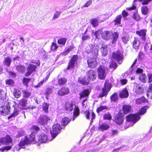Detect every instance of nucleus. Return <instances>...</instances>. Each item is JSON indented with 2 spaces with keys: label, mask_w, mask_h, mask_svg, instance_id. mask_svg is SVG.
<instances>
[{
  "label": "nucleus",
  "mask_w": 152,
  "mask_h": 152,
  "mask_svg": "<svg viewBox=\"0 0 152 152\" xmlns=\"http://www.w3.org/2000/svg\"><path fill=\"white\" fill-rule=\"evenodd\" d=\"M39 130V128L38 126H33L31 129V133L30 135V138L28 139L26 136L24 140H21L19 144V146H23L25 145H28L31 143H36L37 141L35 140V136Z\"/></svg>",
  "instance_id": "nucleus-1"
},
{
  "label": "nucleus",
  "mask_w": 152,
  "mask_h": 152,
  "mask_svg": "<svg viewBox=\"0 0 152 152\" xmlns=\"http://www.w3.org/2000/svg\"><path fill=\"white\" fill-rule=\"evenodd\" d=\"M88 77L89 79H86V78L82 79L79 78L78 81L80 84L83 85H88L89 83V80H93L96 79V73L94 70H91L88 72Z\"/></svg>",
  "instance_id": "nucleus-2"
},
{
  "label": "nucleus",
  "mask_w": 152,
  "mask_h": 152,
  "mask_svg": "<svg viewBox=\"0 0 152 152\" xmlns=\"http://www.w3.org/2000/svg\"><path fill=\"white\" fill-rule=\"evenodd\" d=\"M0 143L4 145H7L10 144L11 145L8 146H5L0 149V151H4L5 150H9L11 149L12 145V139L9 135H7L5 137H2L0 139Z\"/></svg>",
  "instance_id": "nucleus-3"
},
{
  "label": "nucleus",
  "mask_w": 152,
  "mask_h": 152,
  "mask_svg": "<svg viewBox=\"0 0 152 152\" xmlns=\"http://www.w3.org/2000/svg\"><path fill=\"white\" fill-rule=\"evenodd\" d=\"M98 50L97 49L95 48L92 50V53L94 56V58L89 59L87 60V63L88 66L91 68H93L96 66L97 63L95 58L98 54Z\"/></svg>",
  "instance_id": "nucleus-4"
},
{
  "label": "nucleus",
  "mask_w": 152,
  "mask_h": 152,
  "mask_svg": "<svg viewBox=\"0 0 152 152\" xmlns=\"http://www.w3.org/2000/svg\"><path fill=\"white\" fill-rule=\"evenodd\" d=\"M5 101L3 105L0 107V113L3 115L8 114L10 112V106L11 104L8 101Z\"/></svg>",
  "instance_id": "nucleus-5"
},
{
  "label": "nucleus",
  "mask_w": 152,
  "mask_h": 152,
  "mask_svg": "<svg viewBox=\"0 0 152 152\" xmlns=\"http://www.w3.org/2000/svg\"><path fill=\"white\" fill-rule=\"evenodd\" d=\"M111 87L112 85L110 83H105L103 87L102 88V92L100 93L99 97L101 98L104 96H106Z\"/></svg>",
  "instance_id": "nucleus-6"
},
{
  "label": "nucleus",
  "mask_w": 152,
  "mask_h": 152,
  "mask_svg": "<svg viewBox=\"0 0 152 152\" xmlns=\"http://www.w3.org/2000/svg\"><path fill=\"white\" fill-rule=\"evenodd\" d=\"M61 128L59 124H55L52 128V131H51V133L52 139H54L60 132Z\"/></svg>",
  "instance_id": "nucleus-7"
},
{
  "label": "nucleus",
  "mask_w": 152,
  "mask_h": 152,
  "mask_svg": "<svg viewBox=\"0 0 152 152\" xmlns=\"http://www.w3.org/2000/svg\"><path fill=\"white\" fill-rule=\"evenodd\" d=\"M126 118L127 121L133 123V125L140 119V116L139 114H132L127 116Z\"/></svg>",
  "instance_id": "nucleus-8"
},
{
  "label": "nucleus",
  "mask_w": 152,
  "mask_h": 152,
  "mask_svg": "<svg viewBox=\"0 0 152 152\" xmlns=\"http://www.w3.org/2000/svg\"><path fill=\"white\" fill-rule=\"evenodd\" d=\"M112 58L117 61L119 64H121L123 61L124 57L123 54L118 51L113 53L112 55Z\"/></svg>",
  "instance_id": "nucleus-9"
},
{
  "label": "nucleus",
  "mask_w": 152,
  "mask_h": 152,
  "mask_svg": "<svg viewBox=\"0 0 152 152\" xmlns=\"http://www.w3.org/2000/svg\"><path fill=\"white\" fill-rule=\"evenodd\" d=\"M78 59V56L77 55H74L69 61L67 67L68 69H70L74 67V66L77 64V60Z\"/></svg>",
  "instance_id": "nucleus-10"
},
{
  "label": "nucleus",
  "mask_w": 152,
  "mask_h": 152,
  "mask_svg": "<svg viewBox=\"0 0 152 152\" xmlns=\"http://www.w3.org/2000/svg\"><path fill=\"white\" fill-rule=\"evenodd\" d=\"M97 71L99 78L101 79H104L106 76L105 67L103 66H100Z\"/></svg>",
  "instance_id": "nucleus-11"
},
{
  "label": "nucleus",
  "mask_w": 152,
  "mask_h": 152,
  "mask_svg": "<svg viewBox=\"0 0 152 152\" xmlns=\"http://www.w3.org/2000/svg\"><path fill=\"white\" fill-rule=\"evenodd\" d=\"M50 120V118L49 117L46 115H42L39 117L38 122L41 125H45L47 124V122Z\"/></svg>",
  "instance_id": "nucleus-12"
},
{
  "label": "nucleus",
  "mask_w": 152,
  "mask_h": 152,
  "mask_svg": "<svg viewBox=\"0 0 152 152\" xmlns=\"http://www.w3.org/2000/svg\"><path fill=\"white\" fill-rule=\"evenodd\" d=\"M12 107L13 108L14 110L13 113L10 116L8 117V119L11 118L12 117H15L18 114V104L17 103H16L15 102H14L13 104L12 105Z\"/></svg>",
  "instance_id": "nucleus-13"
},
{
  "label": "nucleus",
  "mask_w": 152,
  "mask_h": 152,
  "mask_svg": "<svg viewBox=\"0 0 152 152\" xmlns=\"http://www.w3.org/2000/svg\"><path fill=\"white\" fill-rule=\"evenodd\" d=\"M69 93V89L67 87H63L58 91V95L62 96L68 94Z\"/></svg>",
  "instance_id": "nucleus-14"
},
{
  "label": "nucleus",
  "mask_w": 152,
  "mask_h": 152,
  "mask_svg": "<svg viewBox=\"0 0 152 152\" xmlns=\"http://www.w3.org/2000/svg\"><path fill=\"white\" fill-rule=\"evenodd\" d=\"M102 37L104 39L108 40L112 38V33L107 31H105L102 32Z\"/></svg>",
  "instance_id": "nucleus-15"
},
{
  "label": "nucleus",
  "mask_w": 152,
  "mask_h": 152,
  "mask_svg": "<svg viewBox=\"0 0 152 152\" xmlns=\"http://www.w3.org/2000/svg\"><path fill=\"white\" fill-rule=\"evenodd\" d=\"M52 138L49 140L48 139L47 135L44 133L41 134L39 137L38 140L41 143H45L52 140Z\"/></svg>",
  "instance_id": "nucleus-16"
},
{
  "label": "nucleus",
  "mask_w": 152,
  "mask_h": 152,
  "mask_svg": "<svg viewBox=\"0 0 152 152\" xmlns=\"http://www.w3.org/2000/svg\"><path fill=\"white\" fill-rule=\"evenodd\" d=\"M27 100L24 99L20 100L19 103L20 107L21 109H24L26 108Z\"/></svg>",
  "instance_id": "nucleus-17"
},
{
  "label": "nucleus",
  "mask_w": 152,
  "mask_h": 152,
  "mask_svg": "<svg viewBox=\"0 0 152 152\" xmlns=\"http://www.w3.org/2000/svg\"><path fill=\"white\" fill-rule=\"evenodd\" d=\"M124 118L121 115H118L115 117V121L118 125L121 124L123 122Z\"/></svg>",
  "instance_id": "nucleus-18"
},
{
  "label": "nucleus",
  "mask_w": 152,
  "mask_h": 152,
  "mask_svg": "<svg viewBox=\"0 0 152 152\" xmlns=\"http://www.w3.org/2000/svg\"><path fill=\"white\" fill-rule=\"evenodd\" d=\"M136 34L140 36H142V39L143 40L145 41L146 39V30L145 29L141 30L140 31H136Z\"/></svg>",
  "instance_id": "nucleus-19"
},
{
  "label": "nucleus",
  "mask_w": 152,
  "mask_h": 152,
  "mask_svg": "<svg viewBox=\"0 0 152 152\" xmlns=\"http://www.w3.org/2000/svg\"><path fill=\"white\" fill-rule=\"evenodd\" d=\"M129 96V93L127 89H124L119 93V96L121 98H127Z\"/></svg>",
  "instance_id": "nucleus-20"
},
{
  "label": "nucleus",
  "mask_w": 152,
  "mask_h": 152,
  "mask_svg": "<svg viewBox=\"0 0 152 152\" xmlns=\"http://www.w3.org/2000/svg\"><path fill=\"white\" fill-rule=\"evenodd\" d=\"M110 126L105 123H103L99 125L98 127V129L101 131H103L109 129Z\"/></svg>",
  "instance_id": "nucleus-21"
},
{
  "label": "nucleus",
  "mask_w": 152,
  "mask_h": 152,
  "mask_svg": "<svg viewBox=\"0 0 152 152\" xmlns=\"http://www.w3.org/2000/svg\"><path fill=\"white\" fill-rule=\"evenodd\" d=\"M134 94L135 95L141 94L143 92L142 89V88L139 85L136 86L134 89Z\"/></svg>",
  "instance_id": "nucleus-22"
},
{
  "label": "nucleus",
  "mask_w": 152,
  "mask_h": 152,
  "mask_svg": "<svg viewBox=\"0 0 152 152\" xmlns=\"http://www.w3.org/2000/svg\"><path fill=\"white\" fill-rule=\"evenodd\" d=\"M89 93L90 91L88 90H84L80 94V98H82L88 96L89 95Z\"/></svg>",
  "instance_id": "nucleus-23"
},
{
  "label": "nucleus",
  "mask_w": 152,
  "mask_h": 152,
  "mask_svg": "<svg viewBox=\"0 0 152 152\" xmlns=\"http://www.w3.org/2000/svg\"><path fill=\"white\" fill-rule=\"evenodd\" d=\"M132 107L129 105H125L123 107V110L124 113L127 114L131 111Z\"/></svg>",
  "instance_id": "nucleus-24"
},
{
  "label": "nucleus",
  "mask_w": 152,
  "mask_h": 152,
  "mask_svg": "<svg viewBox=\"0 0 152 152\" xmlns=\"http://www.w3.org/2000/svg\"><path fill=\"white\" fill-rule=\"evenodd\" d=\"M79 114V109L77 107H75L74 111L72 120L74 121L76 117Z\"/></svg>",
  "instance_id": "nucleus-25"
},
{
  "label": "nucleus",
  "mask_w": 152,
  "mask_h": 152,
  "mask_svg": "<svg viewBox=\"0 0 152 152\" xmlns=\"http://www.w3.org/2000/svg\"><path fill=\"white\" fill-rule=\"evenodd\" d=\"M107 46L104 45L100 48L103 56H105L107 54Z\"/></svg>",
  "instance_id": "nucleus-26"
},
{
  "label": "nucleus",
  "mask_w": 152,
  "mask_h": 152,
  "mask_svg": "<svg viewBox=\"0 0 152 152\" xmlns=\"http://www.w3.org/2000/svg\"><path fill=\"white\" fill-rule=\"evenodd\" d=\"M122 17V15H118L116 17L115 19L113 20V22L115 23V25L120 24Z\"/></svg>",
  "instance_id": "nucleus-27"
},
{
  "label": "nucleus",
  "mask_w": 152,
  "mask_h": 152,
  "mask_svg": "<svg viewBox=\"0 0 152 152\" xmlns=\"http://www.w3.org/2000/svg\"><path fill=\"white\" fill-rule=\"evenodd\" d=\"M148 102V101L144 97H142L141 98L137 99L136 100V103L137 104H140L142 103Z\"/></svg>",
  "instance_id": "nucleus-28"
},
{
  "label": "nucleus",
  "mask_w": 152,
  "mask_h": 152,
  "mask_svg": "<svg viewBox=\"0 0 152 152\" xmlns=\"http://www.w3.org/2000/svg\"><path fill=\"white\" fill-rule=\"evenodd\" d=\"M91 23L93 27H95L98 25V20L96 18L91 19Z\"/></svg>",
  "instance_id": "nucleus-29"
},
{
  "label": "nucleus",
  "mask_w": 152,
  "mask_h": 152,
  "mask_svg": "<svg viewBox=\"0 0 152 152\" xmlns=\"http://www.w3.org/2000/svg\"><path fill=\"white\" fill-rule=\"evenodd\" d=\"M36 66L32 64H30L27 68V71H29L32 73L35 71L36 68Z\"/></svg>",
  "instance_id": "nucleus-30"
},
{
  "label": "nucleus",
  "mask_w": 152,
  "mask_h": 152,
  "mask_svg": "<svg viewBox=\"0 0 152 152\" xmlns=\"http://www.w3.org/2000/svg\"><path fill=\"white\" fill-rule=\"evenodd\" d=\"M13 94L15 97L18 98L20 97L21 96V93L20 91L17 89H15L13 91Z\"/></svg>",
  "instance_id": "nucleus-31"
},
{
  "label": "nucleus",
  "mask_w": 152,
  "mask_h": 152,
  "mask_svg": "<svg viewBox=\"0 0 152 152\" xmlns=\"http://www.w3.org/2000/svg\"><path fill=\"white\" fill-rule=\"evenodd\" d=\"M140 45L139 41L137 39H135L133 42V47L135 49H137Z\"/></svg>",
  "instance_id": "nucleus-32"
},
{
  "label": "nucleus",
  "mask_w": 152,
  "mask_h": 152,
  "mask_svg": "<svg viewBox=\"0 0 152 152\" xmlns=\"http://www.w3.org/2000/svg\"><path fill=\"white\" fill-rule=\"evenodd\" d=\"M147 96L148 97L150 96L151 99H152V84L150 85L149 87L148 90Z\"/></svg>",
  "instance_id": "nucleus-33"
},
{
  "label": "nucleus",
  "mask_w": 152,
  "mask_h": 152,
  "mask_svg": "<svg viewBox=\"0 0 152 152\" xmlns=\"http://www.w3.org/2000/svg\"><path fill=\"white\" fill-rule=\"evenodd\" d=\"M118 34L117 32H115L113 34L112 33V38H113V39L112 41L113 43H115L118 38Z\"/></svg>",
  "instance_id": "nucleus-34"
},
{
  "label": "nucleus",
  "mask_w": 152,
  "mask_h": 152,
  "mask_svg": "<svg viewBox=\"0 0 152 152\" xmlns=\"http://www.w3.org/2000/svg\"><path fill=\"white\" fill-rule=\"evenodd\" d=\"M16 69L18 72L23 73L24 72L25 70V68L23 66L20 65L16 67Z\"/></svg>",
  "instance_id": "nucleus-35"
},
{
  "label": "nucleus",
  "mask_w": 152,
  "mask_h": 152,
  "mask_svg": "<svg viewBox=\"0 0 152 152\" xmlns=\"http://www.w3.org/2000/svg\"><path fill=\"white\" fill-rule=\"evenodd\" d=\"M66 40V39L65 38H60L58 40L57 42L58 44L64 45L65 44Z\"/></svg>",
  "instance_id": "nucleus-36"
},
{
  "label": "nucleus",
  "mask_w": 152,
  "mask_h": 152,
  "mask_svg": "<svg viewBox=\"0 0 152 152\" xmlns=\"http://www.w3.org/2000/svg\"><path fill=\"white\" fill-rule=\"evenodd\" d=\"M49 104L44 102L42 104L43 110L45 112L47 113L48 112V109L49 107Z\"/></svg>",
  "instance_id": "nucleus-37"
},
{
  "label": "nucleus",
  "mask_w": 152,
  "mask_h": 152,
  "mask_svg": "<svg viewBox=\"0 0 152 152\" xmlns=\"http://www.w3.org/2000/svg\"><path fill=\"white\" fill-rule=\"evenodd\" d=\"M73 104H68L66 105V109L69 111H71L73 110Z\"/></svg>",
  "instance_id": "nucleus-38"
},
{
  "label": "nucleus",
  "mask_w": 152,
  "mask_h": 152,
  "mask_svg": "<svg viewBox=\"0 0 152 152\" xmlns=\"http://www.w3.org/2000/svg\"><path fill=\"white\" fill-rule=\"evenodd\" d=\"M149 107L148 106H145L142 107L140 109V114L142 115L146 113V110Z\"/></svg>",
  "instance_id": "nucleus-39"
},
{
  "label": "nucleus",
  "mask_w": 152,
  "mask_h": 152,
  "mask_svg": "<svg viewBox=\"0 0 152 152\" xmlns=\"http://www.w3.org/2000/svg\"><path fill=\"white\" fill-rule=\"evenodd\" d=\"M4 62L6 66H10L11 63V59L10 57H7L5 58Z\"/></svg>",
  "instance_id": "nucleus-40"
},
{
  "label": "nucleus",
  "mask_w": 152,
  "mask_h": 152,
  "mask_svg": "<svg viewBox=\"0 0 152 152\" xmlns=\"http://www.w3.org/2000/svg\"><path fill=\"white\" fill-rule=\"evenodd\" d=\"M146 77L145 74H140L139 77V79L143 82L145 83L146 81Z\"/></svg>",
  "instance_id": "nucleus-41"
},
{
  "label": "nucleus",
  "mask_w": 152,
  "mask_h": 152,
  "mask_svg": "<svg viewBox=\"0 0 152 152\" xmlns=\"http://www.w3.org/2000/svg\"><path fill=\"white\" fill-rule=\"evenodd\" d=\"M118 97L117 94H114L110 97L111 100L113 102H115L118 100Z\"/></svg>",
  "instance_id": "nucleus-42"
},
{
  "label": "nucleus",
  "mask_w": 152,
  "mask_h": 152,
  "mask_svg": "<svg viewBox=\"0 0 152 152\" xmlns=\"http://www.w3.org/2000/svg\"><path fill=\"white\" fill-rule=\"evenodd\" d=\"M133 18L136 21H139L140 18V16L137 13V12L134 13L132 15Z\"/></svg>",
  "instance_id": "nucleus-43"
},
{
  "label": "nucleus",
  "mask_w": 152,
  "mask_h": 152,
  "mask_svg": "<svg viewBox=\"0 0 152 152\" xmlns=\"http://www.w3.org/2000/svg\"><path fill=\"white\" fill-rule=\"evenodd\" d=\"M69 121V120L68 118H65L62 119L61 124L64 126H66Z\"/></svg>",
  "instance_id": "nucleus-44"
},
{
  "label": "nucleus",
  "mask_w": 152,
  "mask_h": 152,
  "mask_svg": "<svg viewBox=\"0 0 152 152\" xmlns=\"http://www.w3.org/2000/svg\"><path fill=\"white\" fill-rule=\"evenodd\" d=\"M142 13L144 15H146L148 11V8L146 6L142 7L141 9Z\"/></svg>",
  "instance_id": "nucleus-45"
},
{
  "label": "nucleus",
  "mask_w": 152,
  "mask_h": 152,
  "mask_svg": "<svg viewBox=\"0 0 152 152\" xmlns=\"http://www.w3.org/2000/svg\"><path fill=\"white\" fill-rule=\"evenodd\" d=\"M66 79L64 78H59L58 80V83L60 85H64L66 83Z\"/></svg>",
  "instance_id": "nucleus-46"
},
{
  "label": "nucleus",
  "mask_w": 152,
  "mask_h": 152,
  "mask_svg": "<svg viewBox=\"0 0 152 152\" xmlns=\"http://www.w3.org/2000/svg\"><path fill=\"white\" fill-rule=\"evenodd\" d=\"M107 107L106 106H101L97 109V112L99 113V112L102 111V110L107 109Z\"/></svg>",
  "instance_id": "nucleus-47"
},
{
  "label": "nucleus",
  "mask_w": 152,
  "mask_h": 152,
  "mask_svg": "<svg viewBox=\"0 0 152 152\" xmlns=\"http://www.w3.org/2000/svg\"><path fill=\"white\" fill-rule=\"evenodd\" d=\"M72 49V48L70 47L67 49L66 50L64 51V52L61 53V55L62 56H65L68 54L69 53Z\"/></svg>",
  "instance_id": "nucleus-48"
},
{
  "label": "nucleus",
  "mask_w": 152,
  "mask_h": 152,
  "mask_svg": "<svg viewBox=\"0 0 152 152\" xmlns=\"http://www.w3.org/2000/svg\"><path fill=\"white\" fill-rule=\"evenodd\" d=\"M22 92L23 96L25 98H28L31 95L30 93L28 91L23 90Z\"/></svg>",
  "instance_id": "nucleus-49"
},
{
  "label": "nucleus",
  "mask_w": 152,
  "mask_h": 152,
  "mask_svg": "<svg viewBox=\"0 0 152 152\" xmlns=\"http://www.w3.org/2000/svg\"><path fill=\"white\" fill-rule=\"evenodd\" d=\"M6 96V93L3 91L2 90L0 89V99L1 100L4 99Z\"/></svg>",
  "instance_id": "nucleus-50"
},
{
  "label": "nucleus",
  "mask_w": 152,
  "mask_h": 152,
  "mask_svg": "<svg viewBox=\"0 0 152 152\" xmlns=\"http://www.w3.org/2000/svg\"><path fill=\"white\" fill-rule=\"evenodd\" d=\"M92 3V0H89L87 1V2L85 4V5H83L82 6L81 8L82 9L84 7H88L89 6H90Z\"/></svg>",
  "instance_id": "nucleus-51"
},
{
  "label": "nucleus",
  "mask_w": 152,
  "mask_h": 152,
  "mask_svg": "<svg viewBox=\"0 0 152 152\" xmlns=\"http://www.w3.org/2000/svg\"><path fill=\"white\" fill-rule=\"evenodd\" d=\"M61 13V12L60 11L56 12L55 13L54 15L52 18V19L54 20L58 18L59 17Z\"/></svg>",
  "instance_id": "nucleus-52"
},
{
  "label": "nucleus",
  "mask_w": 152,
  "mask_h": 152,
  "mask_svg": "<svg viewBox=\"0 0 152 152\" xmlns=\"http://www.w3.org/2000/svg\"><path fill=\"white\" fill-rule=\"evenodd\" d=\"M103 118L105 120H110L111 119V116L110 113H108L104 115Z\"/></svg>",
  "instance_id": "nucleus-53"
},
{
  "label": "nucleus",
  "mask_w": 152,
  "mask_h": 152,
  "mask_svg": "<svg viewBox=\"0 0 152 152\" xmlns=\"http://www.w3.org/2000/svg\"><path fill=\"white\" fill-rule=\"evenodd\" d=\"M30 80V79L24 78L23 80V83L26 86L27 85L28 82Z\"/></svg>",
  "instance_id": "nucleus-54"
},
{
  "label": "nucleus",
  "mask_w": 152,
  "mask_h": 152,
  "mask_svg": "<svg viewBox=\"0 0 152 152\" xmlns=\"http://www.w3.org/2000/svg\"><path fill=\"white\" fill-rule=\"evenodd\" d=\"M102 32V30L101 29H100L95 32L94 33V35L95 36L96 38H99V36Z\"/></svg>",
  "instance_id": "nucleus-55"
},
{
  "label": "nucleus",
  "mask_w": 152,
  "mask_h": 152,
  "mask_svg": "<svg viewBox=\"0 0 152 152\" xmlns=\"http://www.w3.org/2000/svg\"><path fill=\"white\" fill-rule=\"evenodd\" d=\"M58 46L56 43L53 42L52 43V45L51 47V49L52 50H55L57 49Z\"/></svg>",
  "instance_id": "nucleus-56"
},
{
  "label": "nucleus",
  "mask_w": 152,
  "mask_h": 152,
  "mask_svg": "<svg viewBox=\"0 0 152 152\" xmlns=\"http://www.w3.org/2000/svg\"><path fill=\"white\" fill-rule=\"evenodd\" d=\"M110 67L115 69L117 67V64L115 62L112 61L110 64Z\"/></svg>",
  "instance_id": "nucleus-57"
},
{
  "label": "nucleus",
  "mask_w": 152,
  "mask_h": 152,
  "mask_svg": "<svg viewBox=\"0 0 152 152\" xmlns=\"http://www.w3.org/2000/svg\"><path fill=\"white\" fill-rule=\"evenodd\" d=\"M24 131L21 130L18 132V134L16 135L17 138H19L20 137L23 135L24 134Z\"/></svg>",
  "instance_id": "nucleus-58"
},
{
  "label": "nucleus",
  "mask_w": 152,
  "mask_h": 152,
  "mask_svg": "<svg viewBox=\"0 0 152 152\" xmlns=\"http://www.w3.org/2000/svg\"><path fill=\"white\" fill-rule=\"evenodd\" d=\"M6 83L9 85H12L14 83L12 79H8L6 80Z\"/></svg>",
  "instance_id": "nucleus-59"
},
{
  "label": "nucleus",
  "mask_w": 152,
  "mask_h": 152,
  "mask_svg": "<svg viewBox=\"0 0 152 152\" xmlns=\"http://www.w3.org/2000/svg\"><path fill=\"white\" fill-rule=\"evenodd\" d=\"M139 59L141 60L144 57L143 53L141 52H140L138 55Z\"/></svg>",
  "instance_id": "nucleus-60"
},
{
  "label": "nucleus",
  "mask_w": 152,
  "mask_h": 152,
  "mask_svg": "<svg viewBox=\"0 0 152 152\" xmlns=\"http://www.w3.org/2000/svg\"><path fill=\"white\" fill-rule=\"evenodd\" d=\"M122 39V41L125 43H126L128 41V38L127 36L123 37Z\"/></svg>",
  "instance_id": "nucleus-61"
},
{
  "label": "nucleus",
  "mask_w": 152,
  "mask_h": 152,
  "mask_svg": "<svg viewBox=\"0 0 152 152\" xmlns=\"http://www.w3.org/2000/svg\"><path fill=\"white\" fill-rule=\"evenodd\" d=\"M53 91L52 89L51 88H49L47 89L45 94H51Z\"/></svg>",
  "instance_id": "nucleus-62"
},
{
  "label": "nucleus",
  "mask_w": 152,
  "mask_h": 152,
  "mask_svg": "<svg viewBox=\"0 0 152 152\" xmlns=\"http://www.w3.org/2000/svg\"><path fill=\"white\" fill-rule=\"evenodd\" d=\"M143 70L142 69L139 68H137L136 71V73L140 74H142V73L143 72Z\"/></svg>",
  "instance_id": "nucleus-63"
},
{
  "label": "nucleus",
  "mask_w": 152,
  "mask_h": 152,
  "mask_svg": "<svg viewBox=\"0 0 152 152\" xmlns=\"http://www.w3.org/2000/svg\"><path fill=\"white\" fill-rule=\"evenodd\" d=\"M148 82L149 83H151L152 82V74H148Z\"/></svg>",
  "instance_id": "nucleus-64"
}]
</instances>
